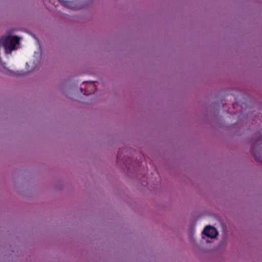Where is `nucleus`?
Here are the masks:
<instances>
[{"label": "nucleus", "mask_w": 262, "mask_h": 262, "mask_svg": "<svg viewBox=\"0 0 262 262\" xmlns=\"http://www.w3.org/2000/svg\"><path fill=\"white\" fill-rule=\"evenodd\" d=\"M20 38L14 36L11 37L10 36H3L0 38V47H3L5 52L8 51L10 52L15 49L16 45L19 43Z\"/></svg>", "instance_id": "f03ea898"}, {"label": "nucleus", "mask_w": 262, "mask_h": 262, "mask_svg": "<svg viewBox=\"0 0 262 262\" xmlns=\"http://www.w3.org/2000/svg\"><path fill=\"white\" fill-rule=\"evenodd\" d=\"M80 90H81V92H83L82 89V88H81V89H80Z\"/></svg>", "instance_id": "0eeeda50"}, {"label": "nucleus", "mask_w": 262, "mask_h": 262, "mask_svg": "<svg viewBox=\"0 0 262 262\" xmlns=\"http://www.w3.org/2000/svg\"><path fill=\"white\" fill-rule=\"evenodd\" d=\"M117 158H118V159H119V154H118V156H117Z\"/></svg>", "instance_id": "6e6552de"}, {"label": "nucleus", "mask_w": 262, "mask_h": 262, "mask_svg": "<svg viewBox=\"0 0 262 262\" xmlns=\"http://www.w3.org/2000/svg\"><path fill=\"white\" fill-rule=\"evenodd\" d=\"M213 230H214V239L218 235L219 233H218L217 230H216V229L215 227H214Z\"/></svg>", "instance_id": "423d86ee"}, {"label": "nucleus", "mask_w": 262, "mask_h": 262, "mask_svg": "<svg viewBox=\"0 0 262 262\" xmlns=\"http://www.w3.org/2000/svg\"><path fill=\"white\" fill-rule=\"evenodd\" d=\"M211 229L213 230V226L211 225H208L205 227L202 233L203 238H204V235H205L208 237L213 239V232H210Z\"/></svg>", "instance_id": "20e7f679"}, {"label": "nucleus", "mask_w": 262, "mask_h": 262, "mask_svg": "<svg viewBox=\"0 0 262 262\" xmlns=\"http://www.w3.org/2000/svg\"><path fill=\"white\" fill-rule=\"evenodd\" d=\"M85 90L84 94L86 95L94 93L97 90L96 86L94 82H86Z\"/></svg>", "instance_id": "7ed1b4c3"}, {"label": "nucleus", "mask_w": 262, "mask_h": 262, "mask_svg": "<svg viewBox=\"0 0 262 262\" xmlns=\"http://www.w3.org/2000/svg\"><path fill=\"white\" fill-rule=\"evenodd\" d=\"M62 5L66 7H72L73 2L63 1V0H58Z\"/></svg>", "instance_id": "39448f33"}, {"label": "nucleus", "mask_w": 262, "mask_h": 262, "mask_svg": "<svg viewBox=\"0 0 262 262\" xmlns=\"http://www.w3.org/2000/svg\"><path fill=\"white\" fill-rule=\"evenodd\" d=\"M250 151L255 161L262 163V126L255 134V138L251 140Z\"/></svg>", "instance_id": "f257e3e1"}]
</instances>
